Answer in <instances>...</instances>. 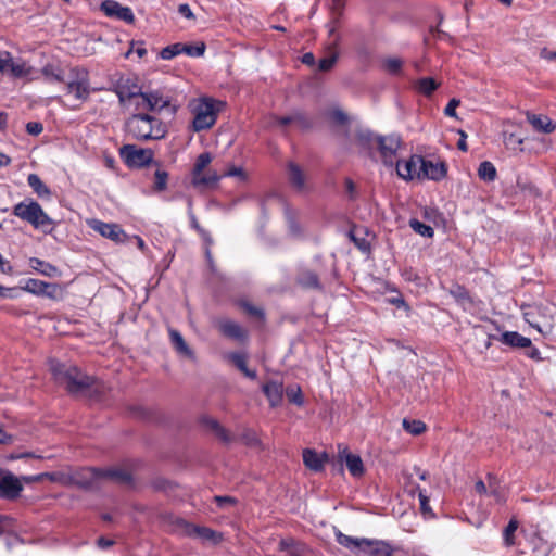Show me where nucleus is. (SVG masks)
<instances>
[{
  "label": "nucleus",
  "instance_id": "13d9d810",
  "mask_svg": "<svg viewBox=\"0 0 556 556\" xmlns=\"http://www.w3.org/2000/svg\"><path fill=\"white\" fill-rule=\"evenodd\" d=\"M419 502H420V509L424 514H428L431 511L430 506H429V500L422 491L419 492Z\"/></svg>",
  "mask_w": 556,
  "mask_h": 556
},
{
  "label": "nucleus",
  "instance_id": "e2e57ef3",
  "mask_svg": "<svg viewBox=\"0 0 556 556\" xmlns=\"http://www.w3.org/2000/svg\"><path fill=\"white\" fill-rule=\"evenodd\" d=\"M27 130L29 134L38 135L42 131V126L38 123H29L27 124Z\"/></svg>",
  "mask_w": 556,
  "mask_h": 556
},
{
  "label": "nucleus",
  "instance_id": "a19ab883",
  "mask_svg": "<svg viewBox=\"0 0 556 556\" xmlns=\"http://www.w3.org/2000/svg\"><path fill=\"white\" fill-rule=\"evenodd\" d=\"M286 395L289 402L301 406L303 404L302 391L299 386H290L286 390Z\"/></svg>",
  "mask_w": 556,
  "mask_h": 556
},
{
  "label": "nucleus",
  "instance_id": "9b49d317",
  "mask_svg": "<svg viewBox=\"0 0 556 556\" xmlns=\"http://www.w3.org/2000/svg\"><path fill=\"white\" fill-rule=\"evenodd\" d=\"M100 10L111 18L123 21L127 24L135 22V14L129 7L122 5L115 0H104L101 2Z\"/></svg>",
  "mask_w": 556,
  "mask_h": 556
},
{
  "label": "nucleus",
  "instance_id": "0e129e2a",
  "mask_svg": "<svg viewBox=\"0 0 556 556\" xmlns=\"http://www.w3.org/2000/svg\"><path fill=\"white\" fill-rule=\"evenodd\" d=\"M13 442L12 435L8 434L1 427H0V444H11Z\"/></svg>",
  "mask_w": 556,
  "mask_h": 556
},
{
  "label": "nucleus",
  "instance_id": "a18cd8bd",
  "mask_svg": "<svg viewBox=\"0 0 556 556\" xmlns=\"http://www.w3.org/2000/svg\"><path fill=\"white\" fill-rule=\"evenodd\" d=\"M13 56L9 52L0 50V73L10 74Z\"/></svg>",
  "mask_w": 556,
  "mask_h": 556
},
{
  "label": "nucleus",
  "instance_id": "774afa93",
  "mask_svg": "<svg viewBox=\"0 0 556 556\" xmlns=\"http://www.w3.org/2000/svg\"><path fill=\"white\" fill-rule=\"evenodd\" d=\"M98 545L101 547V548H108L110 546L113 545V541L111 540H108V539H104V538H100L98 540Z\"/></svg>",
  "mask_w": 556,
  "mask_h": 556
},
{
  "label": "nucleus",
  "instance_id": "4d7b16f0",
  "mask_svg": "<svg viewBox=\"0 0 556 556\" xmlns=\"http://www.w3.org/2000/svg\"><path fill=\"white\" fill-rule=\"evenodd\" d=\"M178 12L180 15H182L184 17H186L188 20H194V14H193L191 8L186 3L179 4Z\"/></svg>",
  "mask_w": 556,
  "mask_h": 556
},
{
  "label": "nucleus",
  "instance_id": "cd10ccee",
  "mask_svg": "<svg viewBox=\"0 0 556 556\" xmlns=\"http://www.w3.org/2000/svg\"><path fill=\"white\" fill-rule=\"evenodd\" d=\"M371 556H390L391 549L388 544L380 541H370L367 540V544H363V548L361 549Z\"/></svg>",
  "mask_w": 556,
  "mask_h": 556
},
{
  "label": "nucleus",
  "instance_id": "7ed1b4c3",
  "mask_svg": "<svg viewBox=\"0 0 556 556\" xmlns=\"http://www.w3.org/2000/svg\"><path fill=\"white\" fill-rule=\"evenodd\" d=\"M127 131L136 139H161L166 134L165 126L156 118L146 114H135L126 123Z\"/></svg>",
  "mask_w": 556,
  "mask_h": 556
},
{
  "label": "nucleus",
  "instance_id": "473e14b6",
  "mask_svg": "<svg viewBox=\"0 0 556 556\" xmlns=\"http://www.w3.org/2000/svg\"><path fill=\"white\" fill-rule=\"evenodd\" d=\"M64 293V288L61 285L46 282L41 296L58 301L63 299Z\"/></svg>",
  "mask_w": 556,
  "mask_h": 556
},
{
  "label": "nucleus",
  "instance_id": "2f4dec72",
  "mask_svg": "<svg viewBox=\"0 0 556 556\" xmlns=\"http://www.w3.org/2000/svg\"><path fill=\"white\" fill-rule=\"evenodd\" d=\"M218 176H193L191 185L199 190L214 188L217 185Z\"/></svg>",
  "mask_w": 556,
  "mask_h": 556
},
{
  "label": "nucleus",
  "instance_id": "4be33fe9",
  "mask_svg": "<svg viewBox=\"0 0 556 556\" xmlns=\"http://www.w3.org/2000/svg\"><path fill=\"white\" fill-rule=\"evenodd\" d=\"M218 330L232 339L242 340L247 337V332L235 321L230 319H220L217 321Z\"/></svg>",
  "mask_w": 556,
  "mask_h": 556
},
{
  "label": "nucleus",
  "instance_id": "4468645a",
  "mask_svg": "<svg viewBox=\"0 0 556 556\" xmlns=\"http://www.w3.org/2000/svg\"><path fill=\"white\" fill-rule=\"evenodd\" d=\"M67 65L59 59L51 58L41 68V74L48 83H64Z\"/></svg>",
  "mask_w": 556,
  "mask_h": 556
},
{
  "label": "nucleus",
  "instance_id": "bb28decb",
  "mask_svg": "<svg viewBox=\"0 0 556 556\" xmlns=\"http://www.w3.org/2000/svg\"><path fill=\"white\" fill-rule=\"evenodd\" d=\"M202 424L223 442L228 443L231 441L230 434L217 420L204 417Z\"/></svg>",
  "mask_w": 556,
  "mask_h": 556
},
{
  "label": "nucleus",
  "instance_id": "de8ad7c7",
  "mask_svg": "<svg viewBox=\"0 0 556 556\" xmlns=\"http://www.w3.org/2000/svg\"><path fill=\"white\" fill-rule=\"evenodd\" d=\"M518 528V522L516 520H510L504 531V540L507 545L514 544V533Z\"/></svg>",
  "mask_w": 556,
  "mask_h": 556
},
{
  "label": "nucleus",
  "instance_id": "c03bdc74",
  "mask_svg": "<svg viewBox=\"0 0 556 556\" xmlns=\"http://www.w3.org/2000/svg\"><path fill=\"white\" fill-rule=\"evenodd\" d=\"M148 110H156L165 106L167 102L155 93H147Z\"/></svg>",
  "mask_w": 556,
  "mask_h": 556
},
{
  "label": "nucleus",
  "instance_id": "7c9ffc66",
  "mask_svg": "<svg viewBox=\"0 0 556 556\" xmlns=\"http://www.w3.org/2000/svg\"><path fill=\"white\" fill-rule=\"evenodd\" d=\"M337 540L342 546L352 551H361L363 548V544H367L366 539L352 538L343 533H339L337 535Z\"/></svg>",
  "mask_w": 556,
  "mask_h": 556
},
{
  "label": "nucleus",
  "instance_id": "20e7f679",
  "mask_svg": "<svg viewBox=\"0 0 556 556\" xmlns=\"http://www.w3.org/2000/svg\"><path fill=\"white\" fill-rule=\"evenodd\" d=\"M397 168L407 174H444L447 172L444 161L435 154H413L407 160L397 162Z\"/></svg>",
  "mask_w": 556,
  "mask_h": 556
},
{
  "label": "nucleus",
  "instance_id": "bf43d9fd",
  "mask_svg": "<svg viewBox=\"0 0 556 556\" xmlns=\"http://www.w3.org/2000/svg\"><path fill=\"white\" fill-rule=\"evenodd\" d=\"M307 176H292L291 184L294 188L301 190L306 186Z\"/></svg>",
  "mask_w": 556,
  "mask_h": 556
},
{
  "label": "nucleus",
  "instance_id": "338daca9",
  "mask_svg": "<svg viewBox=\"0 0 556 556\" xmlns=\"http://www.w3.org/2000/svg\"><path fill=\"white\" fill-rule=\"evenodd\" d=\"M215 500L220 506L235 502V500L232 497H228V496H216Z\"/></svg>",
  "mask_w": 556,
  "mask_h": 556
},
{
  "label": "nucleus",
  "instance_id": "4c0bfd02",
  "mask_svg": "<svg viewBox=\"0 0 556 556\" xmlns=\"http://www.w3.org/2000/svg\"><path fill=\"white\" fill-rule=\"evenodd\" d=\"M46 287V282L39 279H27L23 289L29 293L35 295H40L43 292V288Z\"/></svg>",
  "mask_w": 556,
  "mask_h": 556
},
{
  "label": "nucleus",
  "instance_id": "f8f14e48",
  "mask_svg": "<svg viewBox=\"0 0 556 556\" xmlns=\"http://www.w3.org/2000/svg\"><path fill=\"white\" fill-rule=\"evenodd\" d=\"M23 490L21 480L13 473L0 470V497L16 498Z\"/></svg>",
  "mask_w": 556,
  "mask_h": 556
},
{
  "label": "nucleus",
  "instance_id": "6ab92c4d",
  "mask_svg": "<svg viewBox=\"0 0 556 556\" xmlns=\"http://www.w3.org/2000/svg\"><path fill=\"white\" fill-rule=\"evenodd\" d=\"M515 127V123L506 121L503 130L504 144L511 151L522 150L521 146L523 143V138L514 130Z\"/></svg>",
  "mask_w": 556,
  "mask_h": 556
},
{
  "label": "nucleus",
  "instance_id": "a211bd4d",
  "mask_svg": "<svg viewBox=\"0 0 556 556\" xmlns=\"http://www.w3.org/2000/svg\"><path fill=\"white\" fill-rule=\"evenodd\" d=\"M10 75L16 78L35 79L38 76V71L28 61L21 59H13Z\"/></svg>",
  "mask_w": 556,
  "mask_h": 556
},
{
  "label": "nucleus",
  "instance_id": "423d86ee",
  "mask_svg": "<svg viewBox=\"0 0 556 556\" xmlns=\"http://www.w3.org/2000/svg\"><path fill=\"white\" fill-rule=\"evenodd\" d=\"M13 214L23 220H26L35 228L42 230L51 229L53 222L43 212L41 206L35 201H23L13 208Z\"/></svg>",
  "mask_w": 556,
  "mask_h": 556
},
{
  "label": "nucleus",
  "instance_id": "c756f323",
  "mask_svg": "<svg viewBox=\"0 0 556 556\" xmlns=\"http://www.w3.org/2000/svg\"><path fill=\"white\" fill-rule=\"evenodd\" d=\"M213 156L211 153H201L194 161L192 174H202L204 172H211Z\"/></svg>",
  "mask_w": 556,
  "mask_h": 556
},
{
  "label": "nucleus",
  "instance_id": "603ef678",
  "mask_svg": "<svg viewBox=\"0 0 556 556\" xmlns=\"http://www.w3.org/2000/svg\"><path fill=\"white\" fill-rule=\"evenodd\" d=\"M337 29H338V23L337 22H331L328 24V33H329V36H330V45L332 47H336L340 40V36L338 35L337 33Z\"/></svg>",
  "mask_w": 556,
  "mask_h": 556
},
{
  "label": "nucleus",
  "instance_id": "f3484780",
  "mask_svg": "<svg viewBox=\"0 0 556 556\" xmlns=\"http://www.w3.org/2000/svg\"><path fill=\"white\" fill-rule=\"evenodd\" d=\"M180 526L187 535L198 538L202 541H211L213 543L220 541V534L208 528L190 525L184 520L180 521Z\"/></svg>",
  "mask_w": 556,
  "mask_h": 556
},
{
  "label": "nucleus",
  "instance_id": "3c124183",
  "mask_svg": "<svg viewBox=\"0 0 556 556\" xmlns=\"http://www.w3.org/2000/svg\"><path fill=\"white\" fill-rule=\"evenodd\" d=\"M460 101L458 99H452L444 109V113L448 117L457 118L456 109L459 106Z\"/></svg>",
  "mask_w": 556,
  "mask_h": 556
},
{
  "label": "nucleus",
  "instance_id": "79ce46f5",
  "mask_svg": "<svg viewBox=\"0 0 556 556\" xmlns=\"http://www.w3.org/2000/svg\"><path fill=\"white\" fill-rule=\"evenodd\" d=\"M279 549L288 553L290 556H296L299 553V547L295 545V541L292 538L280 540Z\"/></svg>",
  "mask_w": 556,
  "mask_h": 556
},
{
  "label": "nucleus",
  "instance_id": "c9c22d12",
  "mask_svg": "<svg viewBox=\"0 0 556 556\" xmlns=\"http://www.w3.org/2000/svg\"><path fill=\"white\" fill-rule=\"evenodd\" d=\"M205 52V43L197 42L195 45H185L181 43V53H186L192 58H200Z\"/></svg>",
  "mask_w": 556,
  "mask_h": 556
},
{
  "label": "nucleus",
  "instance_id": "49530a36",
  "mask_svg": "<svg viewBox=\"0 0 556 556\" xmlns=\"http://www.w3.org/2000/svg\"><path fill=\"white\" fill-rule=\"evenodd\" d=\"M300 282L304 287H308V288H315L318 286L317 276L312 271L303 273L300 277Z\"/></svg>",
  "mask_w": 556,
  "mask_h": 556
},
{
  "label": "nucleus",
  "instance_id": "72a5a7b5",
  "mask_svg": "<svg viewBox=\"0 0 556 556\" xmlns=\"http://www.w3.org/2000/svg\"><path fill=\"white\" fill-rule=\"evenodd\" d=\"M403 428L413 435H419L426 430V426L420 420H409V419H403L402 421Z\"/></svg>",
  "mask_w": 556,
  "mask_h": 556
},
{
  "label": "nucleus",
  "instance_id": "a878e982",
  "mask_svg": "<svg viewBox=\"0 0 556 556\" xmlns=\"http://www.w3.org/2000/svg\"><path fill=\"white\" fill-rule=\"evenodd\" d=\"M263 391L266 394L271 406H277L282 400V384L276 381H270L263 387Z\"/></svg>",
  "mask_w": 556,
  "mask_h": 556
},
{
  "label": "nucleus",
  "instance_id": "58836bf2",
  "mask_svg": "<svg viewBox=\"0 0 556 556\" xmlns=\"http://www.w3.org/2000/svg\"><path fill=\"white\" fill-rule=\"evenodd\" d=\"M403 61L399 58L391 56L383 60V70L390 74H397L401 71Z\"/></svg>",
  "mask_w": 556,
  "mask_h": 556
},
{
  "label": "nucleus",
  "instance_id": "8fccbe9b",
  "mask_svg": "<svg viewBox=\"0 0 556 556\" xmlns=\"http://www.w3.org/2000/svg\"><path fill=\"white\" fill-rule=\"evenodd\" d=\"M130 99L137 110H148L147 93H134Z\"/></svg>",
  "mask_w": 556,
  "mask_h": 556
},
{
  "label": "nucleus",
  "instance_id": "5fc2aeb1",
  "mask_svg": "<svg viewBox=\"0 0 556 556\" xmlns=\"http://www.w3.org/2000/svg\"><path fill=\"white\" fill-rule=\"evenodd\" d=\"M230 359L233 362V364L242 371L247 368V361L245 357L242 354L233 353L230 355Z\"/></svg>",
  "mask_w": 556,
  "mask_h": 556
},
{
  "label": "nucleus",
  "instance_id": "1a4fd4ad",
  "mask_svg": "<svg viewBox=\"0 0 556 556\" xmlns=\"http://www.w3.org/2000/svg\"><path fill=\"white\" fill-rule=\"evenodd\" d=\"M371 146L379 151L384 163H392V159L402 147V140L397 135L375 136Z\"/></svg>",
  "mask_w": 556,
  "mask_h": 556
},
{
  "label": "nucleus",
  "instance_id": "864d4df0",
  "mask_svg": "<svg viewBox=\"0 0 556 556\" xmlns=\"http://www.w3.org/2000/svg\"><path fill=\"white\" fill-rule=\"evenodd\" d=\"M167 186V176H155L154 182H153V190L155 192H161L166 189Z\"/></svg>",
  "mask_w": 556,
  "mask_h": 556
},
{
  "label": "nucleus",
  "instance_id": "b1692460",
  "mask_svg": "<svg viewBox=\"0 0 556 556\" xmlns=\"http://www.w3.org/2000/svg\"><path fill=\"white\" fill-rule=\"evenodd\" d=\"M29 267L50 278L59 277L61 275V271L54 265L37 257L29 258Z\"/></svg>",
  "mask_w": 556,
  "mask_h": 556
},
{
  "label": "nucleus",
  "instance_id": "0eeeda50",
  "mask_svg": "<svg viewBox=\"0 0 556 556\" xmlns=\"http://www.w3.org/2000/svg\"><path fill=\"white\" fill-rule=\"evenodd\" d=\"M119 155L130 169H142L153 161V152L134 144H126L119 149Z\"/></svg>",
  "mask_w": 556,
  "mask_h": 556
},
{
  "label": "nucleus",
  "instance_id": "37998d69",
  "mask_svg": "<svg viewBox=\"0 0 556 556\" xmlns=\"http://www.w3.org/2000/svg\"><path fill=\"white\" fill-rule=\"evenodd\" d=\"M181 54V43H174L163 48L160 52V56L163 60H172L173 58Z\"/></svg>",
  "mask_w": 556,
  "mask_h": 556
},
{
  "label": "nucleus",
  "instance_id": "c85d7f7f",
  "mask_svg": "<svg viewBox=\"0 0 556 556\" xmlns=\"http://www.w3.org/2000/svg\"><path fill=\"white\" fill-rule=\"evenodd\" d=\"M440 85L441 83L432 77H421L414 84L416 90L426 97L431 96Z\"/></svg>",
  "mask_w": 556,
  "mask_h": 556
},
{
  "label": "nucleus",
  "instance_id": "e433bc0d",
  "mask_svg": "<svg viewBox=\"0 0 556 556\" xmlns=\"http://www.w3.org/2000/svg\"><path fill=\"white\" fill-rule=\"evenodd\" d=\"M327 119L333 125H344L348 122V116L341 109L332 108L327 113Z\"/></svg>",
  "mask_w": 556,
  "mask_h": 556
},
{
  "label": "nucleus",
  "instance_id": "39448f33",
  "mask_svg": "<svg viewBox=\"0 0 556 556\" xmlns=\"http://www.w3.org/2000/svg\"><path fill=\"white\" fill-rule=\"evenodd\" d=\"M554 307L543 304L525 305L522 313L526 321L542 336H547L554 328Z\"/></svg>",
  "mask_w": 556,
  "mask_h": 556
},
{
  "label": "nucleus",
  "instance_id": "6e6d98bb",
  "mask_svg": "<svg viewBox=\"0 0 556 556\" xmlns=\"http://www.w3.org/2000/svg\"><path fill=\"white\" fill-rule=\"evenodd\" d=\"M496 168L491 162H482L478 168V174H495Z\"/></svg>",
  "mask_w": 556,
  "mask_h": 556
},
{
  "label": "nucleus",
  "instance_id": "6e6552de",
  "mask_svg": "<svg viewBox=\"0 0 556 556\" xmlns=\"http://www.w3.org/2000/svg\"><path fill=\"white\" fill-rule=\"evenodd\" d=\"M72 77L66 83L67 94L73 96L75 100L84 102L90 93L87 73L81 68H73Z\"/></svg>",
  "mask_w": 556,
  "mask_h": 556
},
{
  "label": "nucleus",
  "instance_id": "f704fd0d",
  "mask_svg": "<svg viewBox=\"0 0 556 556\" xmlns=\"http://www.w3.org/2000/svg\"><path fill=\"white\" fill-rule=\"evenodd\" d=\"M29 186L34 189V191L41 198H48L50 195V190L48 187L40 180L39 176H28Z\"/></svg>",
  "mask_w": 556,
  "mask_h": 556
},
{
  "label": "nucleus",
  "instance_id": "680f3d73",
  "mask_svg": "<svg viewBox=\"0 0 556 556\" xmlns=\"http://www.w3.org/2000/svg\"><path fill=\"white\" fill-rule=\"evenodd\" d=\"M244 442L250 446H255L260 443L257 437L252 432L244 434Z\"/></svg>",
  "mask_w": 556,
  "mask_h": 556
},
{
  "label": "nucleus",
  "instance_id": "412c9836",
  "mask_svg": "<svg viewBox=\"0 0 556 556\" xmlns=\"http://www.w3.org/2000/svg\"><path fill=\"white\" fill-rule=\"evenodd\" d=\"M328 456L326 453L318 454L314 450L306 448L303 451V462L304 465L314 471H319L324 468L325 463L327 462Z\"/></svg>",
  "mask_w": 556,
  "mask_h": 556
},
{
  "label": "nucleus",
  "instance_id": "dca6fc26",
  "mask_svg": "<svg viewBox=\"0 0 556 556\" xmlns=\"http://www.w3.org/2000/svg\"><path fill=\"white\" fill-rule=\"evenodd\" d=\"M526 117L527 122L538 132L549 135L556 129V123L547 115L527 112Z\"/></svg>",
  "mask_w": 556,
  "mask_h": 556
},
{
  "label": "nucleus",
  "instance_id": "9d476101",
  "mask_svg": "<svg viewBox=\"0 0 556 556\" xmlns=\"http://www.w3.org/2000/svg\"><path fill=\"white\" fill-rule=\"evenodd\" d=\"M83 473L86 475V483L90 484L98 479H109L118 483H128L130 481V475L124 469L121 468H112L108 470L97 469V468H87L83 470Z\"/></svg>",
  "mask_w": 556,
  "mask_h": 556
},
{
  "label": "nucleus",
  "instance_id": "393cba45",
  "mask_svg": "<svg viewBox=\"0 0 556 556\" xmlns=\"http://www.w3.org/2000/svg\"><path fill=\"white\" fill-rule=\"evenodd\" d=\"M168 332H169L170 342L174 345L175 350L179 354H181L182 356H185L187 358H192L193 357V352L188 346V344L184 340V338L180 334V332L175 330V329H169Z\"/></svg>",
  "mask_w": 556,
  "mask_h": 556
},
{
  "label": "nucleus",
  "instance_id": "f257e3e1",
  "mask_svg": "<svg viewBox=\"0 0 556 556\" xmlns=\"http://www.w3.org/2000/svg\"><path fill=\"white\" fill-rule=\"evenodd\" d=\"M51 371L55 380L65 386L72 393H87L89 395L100 394L104 387L92 377L84 375L78 368L59 363L51 364Z\"/></svg>",
  "mask_w": 556,
  "mask_h": 556
},
{
  "label": "nucleus",
  "instance_id": "69168bd1",
  "mask_svg": "<svg viewBox=\"0 0 556 556\" xmlns=\"http://www.w3.org/2000/svg\"><path fill=\"white\" fill-rule=\"evenodd\" d=\"M475 489L476 491L479 493V494H484L486 493V486L484 484V482L482 480H479L476 482L475 484Z\"/></svg>",
  "mask_w": 556,
  "mask_h": 556
},
{
  "label": "nucleus",
  "instance_id": "052dcab7",
  "mask_svg": "<svg viewBox=\"0 0 556 556\" xmlns=\"http://www.w3.org/2000/svg\"><path fill=\"white\" fill-rule=\"evenodd\" d=\"M540 56L547 61H556V51H551L548 49H543L540 52Z\"/></svg>",
  "mask_w": 556,
  "mask_h": 556
},
{
  "label": "nucleus",
  "instance_id": "ea45409f",
  "mask_svg": "<svg viewBox=\"0 0 556 556\" xmlns=\"http://www.w3.org/2000/svg\"><path fill=\"white\" fill-rule=\"evenodd\" d=\"M409 226L412 227V229L415 232L419 233L422 237H426V238L433 237V229L430 226L425 225L417 219H410Z\"/></svg>",
  "mask_w": 556,
  "mask_h": 556
},
{
  "label": "nucleus",
  "instance_id": "aec40b11",
  "mask_svg": "<svg viewBox=\"0 0 556 556\" xmlns=\"http://www.w3.org/2000/svg\"><path fill=\"white\" fill-rule=\"evenodd\" d=\"M43 478H48L51 481L60 482L62 484H68V483L75 482V483H80V484L87 485L85 473H84L83 480H79L74 476H65L63 473H41V475L34 476V477H25V478H23V480L26 482H31V481H41Z\"/></svg>",
  "mask_w": 556,
  "mask_h": 556
},
{
  "label": "nucleus",
  "instance_id": "09e8293b",
  "mask_svg": "<svg viewBox=\"0 0 556 556\" xmlns=\"http://www.w3.org/2000/svg\"><path fill=\"white\" fill-rule=\"evenodd\" d=\"M338 54L336 52H331L330 55L323 58L318 63V68L323 72L329 71L332 68L334 63L337 62Z\"/></svg>",
  "mask_w": 556,
  "mask_h": 556
},
{
  "label": "nucleus",
  "instance_id": "ddd939ff",
  "mask_svg": "<svg viewBox=\"0 0 556 556\" xmlns=\"http://www.w3.org/2000/svg\"><path fill=\"white\" fill-rule=\"evenodd\" d=\"M88 225L102 237L111 239L116 243L124 242L127 238L125 231L116 224H108L98 219L88 220Z\"/></svg>",
  "mask_w": 556,
  "mask_h": 556
},
{
  "label": "nucleus",
  "instance_id": "5701e85b",
  "mask_svg": "<svg viewBox=\"0 0 556 556\" xmlns=\"http://www.w3.org/2000/svg\"><path fill=\"white\" fill-rule=\"evenodd\" d=\"M498 341L514 348H529L531 340L515 331H506L498 337Z\"/></svg>",
  "mask_w": 556,
  "mask_h": 556
},
{
  "label": "nucleus",
  "instance_id": "f03ea898",
  "mask_svg": "<svg viewBox=\"0 0 556 556\" xmlns=\"http://www.w3.org/2000/svg\"><path fill=\"white\" fill-rule=\"evenodd\" d=\"M225 106L224 101L206 96L190 100L188 108L192 116L191 129L195 132L211 129Z\"/></svg>",
  "mask_w": 556,
  "mask_h": 556
},
{
  "label": "nucleus",
  "instance_id": "2eb2a0df",
  "mask_svg": "<svg viewBox=\"0 0 556 556\" xmlns=\"http://www.w3.org/2000/svg\"><path fill=\"white\" fill-rule=\"evenodd\" d=\"M339 459L340 462L345 463L349 472L353 477L357 478L364 475L365 469L362 458L358 455L351 453L348 447L339 446Z\"/></svg>",
  "mask_w": 556,
  "mask_h": 556
}]
</instances>
